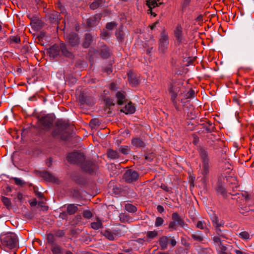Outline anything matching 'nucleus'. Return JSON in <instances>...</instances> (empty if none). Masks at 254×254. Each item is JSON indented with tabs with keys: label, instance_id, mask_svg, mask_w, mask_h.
Returning <instances> with one entry per match:
<instances>
[{
	"label": "nucleus",
	"instance_id": "1",
	"mask_svg": "<svg viewBox=\"0 0 254 254\" xmlns=\"http://www.w3.org/2000/svg\"><path fill=\"white\" fill-rule=\"evenodd\" d=\"M0 241L2 246L8 249L15 248L18 245V238L12 232L2 233L0 235Z\"/></svg>",
	"mask_w": 254,
	"mask_h": 254
},
{
	"label": "nucleus",
	"instance_id": "2",
	"mask_svg": "<svg viewBox=\"0 0 254 254\" xmlns=\"http://www.w3.org/2000/svg\"><path fill=\"white\" fill-rule=\"evenodd\" d=\"M69 124L64 121H59L57 122L56 127L52 132L54 137H60L63 139H65L69 135Z\"/></svg>",
	"mask_w": 254,
	"mask_h": 254
},
{
	"label": "nucleus",
	"instance_id": "3",
	"mask_svg": "<svg viewBox=\"0 0 254 254\" xmlns=\"http://www.w3.org/2000/svg\"><path fill=\"white\" fill-rule=\"evenodd\" d=\"M169 42L168 33L165 30L162 31L160 35L158 41V52L161 56L167 53Z\"/></svg>",
	"mask_w": 254,
	"mask_h": 254
},
{
	"label": "nucleus",
	"instance_id": "4",
	"mask_svg": "<svg viewBox=\"0 0 254 254\" xmlns=\"http://www.w3.org/2000/svg\"><path fill=\"white\" fill-rule=\"evenodd\" d=\"M199 153L202 160V174L206 176L209 172V158L208 153L205 149L200 147L199 149Z\"/></svg>",
	"mask_w": 254,
	"mask_h": 254
},
{
	"label": "nucleus",
	"instance_id": "5",
	"mask_svg": "<svg viewBox=\"0 0 254 254\" xmlns=\"http://www.w3.org/2000/svg\"><path fill=\"white\" fill-rule=\"evenodd\" d=\"M172 221L169 224V228L170 229V231L176 230L178 226L182 228H185L186 226H188L177 212L173 213L172 214Z\"/></svg>",
	"mask_w": 254,
	"mask_h": 254
},
{
	"label": "nucleus",
	"instance_id": "6",
	"mask_svg": "<svg viewBox=\"0 0 254 254\" xmlns=\"http://www.w3.org/2000/svg\"><path fill=\"white\" fill-rule=\"evenodd\" d=\"M67 159L71 163L81 165L82 162L85 160V156L83 153L78 152H73L68 154Z\"/></svg>",
	"mask_w": 254,
	"mask_h": 254
},
{
	"label": "nucleus",
	"instance_id": "7",
	"mask_svg": "<svg viewBox=\"0 0 254 254\" xmlns=\"http://www.w3.org/2000/svg\"><path fill=\"white\" fill-rule=\"evenodd\" d=\"M102 233L103 235L110 241L115 240L121 235V230L118 228L112 230L107 229Z\"/></svg>",
	"mask_w": 254,
	"mask_h": 254
},
{
	"label": "nucleus",
	"instance_id": "8",
	"mask_svg": "<svg viewBox=\"0 0 254 254\" xmlns=\"http://www.w3.org/2000/svg\"><path fill=\"white\" fill-rule=\"evenodd\" d=\"M138 174L135 171L128 170L124 174V178L128 183L136 181L138 178Z\"/></svg>",
	"mask_w": 254,
	"mask_h": 254
},
{
	"label": "nucleus",
	"instance_id": "9",
	"mask_svg": "<svg viewBox=\"0 0 254 254\" xmlns=\"http://www.w3.org/2000/svg\"><path fill=\"white\" fill-rule=\"evenodd\" d=\"M179 90V87L176 84H171L169 87V92L171 94V99L173 104L177 110H179V107L177 105L176 98Z\"/></svg>",
	"mask_w": 254,
	"mask_h": 254
},
{
	"label": "nucleus",
	"instance_id": "10",
	"mask_svg": "<svg viewBox=\"0 0 254 254\" xmlns=\"http://www.w3.org/2000/svg\"><path fill=\"white\" fill-rule=\"evenodd\" d=\"M40 121L44 129H49L53 125L54 119L51 116H46L42 117Z\"/></svg>",
	"mask_w": 254,
	"mask_h": 254
},
{
	"label": "nucleus",
	"instance_id": "11",
	"mask_svg": "<svg viewBox=\"0 0 254 254\" xmlns=\"http://www.w3.org/2000/svg\"><path fill=\"white\" fill-rule=\"evenodd\" d=\"M65 39L72 46H74L79 44V38L74 33H70L65 35Z\"/></svg>",
	"mask_w": 254,
	"mask_h": 254
},
{
	"label": "nucleus",
	"instance_id": "12",
	"mask_svg": "<svg viewBox=\"0 0 254 254\" xmlns=\"http://www.w3.org/2000/svg\"><path fill=\"white\" fill-rule=\"evenodd\" d=\"M81 167L85 171L91 173L95 168V165L92 162L88 160L83 161Z\"/></svg>",
	"mask_w": 254,
	"mask_h": 254
},
{
	"label": "nucleus",
	"instance_id": "13",
	"mask_svg": "<svg viewBox=\"0 0 254 254\" xmlns=\"http://www.w3.org/2000/svg\"><path fill=\"white\" fill-rule=\"evenodd\" d=\"M174 33L175 37L178 42H182L184 39L183 34V27L181 26L180 24H178L177 25Z\"/></svg>",
	"mask_w": 254,
	"mask_h": 254
},
{
	"label": "nucleus",
	"instance_id": "14",
	"mask_svg": "<svg viewBox=\"0 0 254 254\" xmlns=\"http://www.w3.org/2000/svg\"><path fill=\"white\" fill-rule=\"evenodd\" d=\"M48 52L50 57L53 58L57 57L60 54V45L59 46L56 44L53 45L49 48Z\"/></svg>",
	"mask_w": 254,
	"mask_h": 254
},
{
	"label": "nucleus",
	"instance_id": "15",
	"mask_svg": "<svg viewBox=\"0 0 254 254\" xmlns=\"http://www.w3.org/2000/svg\"><path fill=\"white\" fill-rule=\"evenodd\" d=\"M161 4L162 2H160V0H146V5L149 8L148 10V13H150L152 15L153 14L152 12V9ZM155 15L156 14H154V16H155Z\"/></svg>",
	"mask_w": 254,
	"mask_h": 254
},
{
	"label": "nucleus",
	"instance_id": "16",
	"mask_svg": "<svg viewBox=\"0 0 254 254\" xmlns=\"http://www.w3.org/2000/svg\"><path fill=\"white\" fill-rule=\"evenodd\" d=\"M101 19V15L100 14H96L93 17L90 18L87 20V24L89 27H92L96 25Z\"/></svg>",
	"mask_w": 254,
	"mask_h": 254
},
{
	"label": "nucleus",
	"instance_id": "17",
	"mask_svg": "<svg viewBox=\"0 0 254 254\" xmlns=\"http://www.w3.org/2000/svg\"><path fill=\"white\" fill-rule=\"evenodd\" d=\"M208 224L209 225V227H210V223L208 221H205L204 220L198 221L196 224V227L197 228L201 229V230L205 229L206 231V233H207L209 231V229L207 227Z\"/></svg>",
	"mask_w": 254,
	"mask_h": 254
},
{
	"label": "nucleus",
	"instance_id": "18",
	"mask_svg": "<svg viewBox=\"0 0 254 254\" xmlns=\"http://www.w3.org/2000/svg\"><path fill=\"white\" fill-rule=\"evenodd\" d=\"M135 111L134 106L131 103H128L121 111L125 113L126 114H133Z\"/></svg>",
	"mask_w": 254,
	"mask_h": 254
},
{
	"label": "nucleus",
	"instance_id": "19",
	"mask_svg": "<svg viewBox=\"0 0 254 254\" xmlns=\"http://www.w3.org/2000/svg\"><path fill=\"white\" fill-rule=\"evenodd\" d=\"M191 237L192 239L197 242H202L204 240V237L202 232L200 231H196L193 232L191 235Z\"/></svg>",
	"mask_w": 254,
	"mask_h": 254
},
{
	"label": "nucleus",
	"instance_id": "20",
	"mask_svg": "<svg viewBox=\"0 0 254 254\" xmlns=\"http://www.w3.org/2000/svg\"><path fill=\"white\" fill-rule=\"evenodd\" d=\"M116 97L118 100V104L119 105H123L126 101V96L124 92L118 91L116 94Z\"/></svg>",
	"mask_w": 254,
	"mask_h": 254
},
{
	"label": "nucleus",
	"instance_id": "21",
	"mask_svg": "<svg viewBox=\"0 0 254 254\" xmlns=\"http://www.w3.org/2000/svg\"><path fill=\"white\" fill-rule=\"evenodd\" d=\"M159 244L162 250H166L167 248L169 241V236H162L159 239Z\"/></svg>",
	"mask_w": 254,
	"mask_h": 254
},
{
	"label": "nucleus",
	"instance_id": "22",
	"mask_svg": "<svg viewBox=\"0 0 254 254\" xmlns=\"http://www.w3.org/2000/svg\"><path fill=\"white\" fill-rule=\"evenodd\" d=\"M51 250L53 254H63V249L59 245L53 244L51 246Z\"/></svg>",
	"mask_w": 254,
	"mask_h": 254
},
{
	"label": "nucleus",
	"instance_id": "23",
	"mask_svg": "<svg viewBox=\"0 0 254 254\" xmlns=\"http://www.w3.org/2000/svg\"><path fill=\"white\" fill-rule=\"evenodd\" d=\"M127 74L128 80L130 84H131L133 86H136L138 84V79L132 72H129Z\"/></svg>",
	"mask_w": 254,
	"mask_h": 254
},
{
	"label": "nucleus",
	"instance_id": "24",
	"mask_svg": "<svg viewBox=\"0 0 254 254\" xmlns=\"http://www.w3.org/2000/svg\"><path fill=\"white\" fill-rule=\"evenodd\" d=\"M60 14L56 11H53L49 14V17L52 23H58L59 20Z\"/></svg>",
	"mask_w": 254,
	"mask_h": 254
},
{
	"label": "nucleus",
	"instance_id": "25",
	"mask_svg": "<svg viewBox=\"0 0 254 254\" xmlns=\"http://www.w3.org/2000/svg\"><path fill=\"white\" fill-rule=\"evenodd\" d=\"M91 228L97 230L103 227V223L98 218L96 219L95 222H93L90 224Z\"/></svg>",
	"mask_w": 254,
	"mask_h": 254
},
{
	"label": "nucleus",
	"instance_id": "26",
	"mask_svg": "<svg viewBox=\"0 0 254 254\" xmlns=\"http://www.w3.org/2000/svg\"><path fill=\"white\" fill-rule=\"evenodd\" d=\"M214 227L223 226L224 222L223 221H219V219L216 215H213L211 218Z\"/></svg>",
	"mask_w": 254,
	"mask_h": 254
},
{
	"label": "nucleus",
	"instance_id": "27",
	"mask_svg": "<svg viewBox=\"0 0 254 254\" xmlns=\"http://www.w3.org/2000/svg\"><path fill=\"white\" fill-rule=\"evenodd\" d=\"M108 158L111 159H116L119 157V153L118 151L110 149L107 151Z\"/></svg>",
	"mask_w": 254,
	"mask_h": 254
},
{
	"label": "nucleus",
	"instance_id": "28",
	"mask_svg": "<svg viewBox=\"0 0 254 254\" xmlns=\"http://www.w3.org/2000/svg\"><path fill=\"white\" fill-rule=\"evenodd\" d=\"M100 55L103 58H107L110 56V50L106 46H102L100 50Z\"/></svg>",
	"mask_w": 254,
	"mask_h": 254
},
{
	"label": "nucleus",
	"instance_id": "29",
	"mask_svg": "<svg viewBox=\"0 0 254 254\" xmlns=\"http://www.w3.org/2000/svg\"><path fill=\"white\" fill-rule=\"evenodd\" d=\"M92 41V36L90 34H86L85 35V40L83 44V47L85 48L89 47Z\"/></svg>",
	"mask_w": 254,
	"mask_h": 254
},
{
	"label": "nucleus",
	"instance_id": "30",
	"mask_svg": "<svg viewBox=\"0 0 254 254\" xmlns=\"http://www.w3.org/2000/svg\"><path fill=\"white\" fill-rule=\"evenodd\" d=\"M78 210L77 206L74 204H70L67 206V212L68 214L72 215Z\"/></svg>",
	"mask_w": 254,
	"mask_h": 254
},
{
	"label": "nucleus",
	"instance_id": "31",
	"mask_svg": "<svg viewBox=\"0 0 254 254\" xmlns=\"http://www.w3.org/2000/svg\"><path fill=\"white\" fill-rule=\"evenodd\" d=\"M60 51H61L62 54L66 57L71 58L72 56L71 53L68 51L64 43H61L60 44Z\"/></svg>",
	"mask_w": 254,
	"mask_h": 254
},
{
	"label": "nucleus",
	"instance_id": "32",
	"mask_svg": "<svg viewBox=\"0 0 254 254\" xmlns=\"http://www.w3.org/2000/svg\"><path fill=\"white\" fill-rule=\"evenodd\" d=\"M104 2V0H96L90 4V7L92 9H95L99 6H102Z\"/></svg>",
	"mask_w": 254,
	"mask_h": 254
},
{
	"label": "nucleus",
	"instance_id": "33",
	"mask_svg": "<svg viewBox=\"0 0 254 254\" xmlns=\"http://www.w3.org/2000/svg\"><path fill=\"white\" fill-rule=\"evenodd\" d=\"M132 144L136 147H141L144 146V142L140 138H136L132 140Z\"/></svg>",
	"mask_w": 254,
	"mask_h": 254
},
{
	"label": "nucleus",
	"instance_id": "34",
	"mask_svg": "<svg viewBox=\"0 0 254 254\" xmlns=\"http://www.w3.org/2000/svg\"><path fill=\"white\" fill-rule=\"evenodd\" d=\"M8 42L10 44H18L20 42V37L18 35H12L9 37Z\"/></svg>",
	"mask_w": 254,
	"mask_h": 254
},
{
	"label": "nucleus",
	"instance_id": "35",
	"mask_svg": "<svg viewBox=\"0 0 254 254\" xmlns=\"http://www.w3.org/2000/svg\"><path fill=\"white\" fill-rule=\"evenodd\" d=\"M44 179L49 182H56L57 179L51 173L45 172L43 175Z\"/></svg>",
	"mask_w": 254,
	"mask_h": 254
},
{
	"label": "nucleus",
	"instance_id": "36",
	"mask_svg": "<svg viewBox=\"0 0 254 254\" xmlns=\"http://www.w3.org/2000/svg\"><path fill=\"white\" fill-rule=\"evenodd\" d=\"M232 250V247L231 246H227L222 244L218 247L217 252H231Z\"/></svg>",
	"mask_w": 254,
	"mask_h": 254
},
{
	"label": "nucleus",
	"instance_id": "37",
	"mask_svg": "<svg viewBox=\"0 0 254 254\" xmlns=\"http://www.w3.org/2000/svg\"><path fill=\"white\" fill-rule=\"evenodd\" d=\"M158 235V232L157 231L154 230V231H148L146 233V237L147 239H149L150 240H152L154 239L155 237H156Z\"/></svg>",
	"mask_w": 254,
	"mask_h": 254
},
{
	"label": "nucleus",
	"instance_id": "38",
	"mask_svg": "<svg viewBox=\"0 0 254 254\" xmlns=\"http://www.w3.org/2000/svg\"><path fill=\"white\" fill-rule=\"evenodd\" d=\"M126 210L129 212H135L137 209L136 207L132 204L128 203L125 205Z\"/></svg>",
	"mask_w": 254,
	"mask_h": 254
},
{
	"label": "nucleus",
	"instance_id": "39",
	"mask_svg": "<svg viewBox=\"0 0 254 254\" xmlns=\"http://www.w3.org/2000/svg\"><path fill=\"white\" fill-rule=\"evenodd\" d=\"M47 242L51 245V246L53 244H57L55 243V238L53 234H49L47 235Z\"/></svg>",
	"mask_w": 254,
	"mask_h": 254
},
{
	"label": "nucleus",
	"instance_id": "40",
	"mask_svg": "<svg viewBox=\"0 0 254 254\" xmlns=\"http://www.w3.org/2000/svg\"><path fill=\"white\" fill-rule=\"evenodd\" d=\"M221 227V226H218V227H215L216 233L218 235V236H220L221 238H226V237L225 234L223 233V231L222 230H221L220 228Z\"/></svg>",
	"mask_w": 254,
	"mask_h": 254
},
{
	"label": "nucleus",
	"instance_id": "41",
	"mask_svg": "<svg viewBox=\"0 0 254 254\" xmlns=\"http://www.w3.org/2000/svg\"><path fill=\"white\" fill-rule=\"evenodd\" d=\"M239 237L244 240H248L250 239V236L248 232L246 231H243L239 234Z\"/></svg>",
	"mask_w": 254,
	"mask_h": 254
},
{
	"label": "nucleus",
	"instance_id": "42",
	"mask_svg": "<svg viewBox=\"0 0 254 254\" xmlns=\"http://www.w3.org/2000/svg\"><path fill=\"white\" fill-rule=\"evenodd\" d=\"M130 148L128 146H122L120 147V151L125 155L128 154Z\"/></svg>",
	"mask_w": 254,
	"mask_h": 254
},
{
	"label": "nucleus",
	"instance_id": "43",
	"mask_svg": "<svg viewBox=\"0 0 254 254\" xmlns=\"http://www.w3.org/2000/svg\"><path fill=\"white\" fill-rule=\"evenodd\" d=\"M220 238L221 237L220 236H214L212 239L214 243L216 245H217L218 247H219L221 245L223 244Z\"/></svg>",
	"mask_w": 254,
	"mask_h": 254
},
{
	"label": "nucleus",
	"instance_id": "44",
	"mask_svg": "<svg viewBox=\"0 0 254 254\" xmlns=\"http://www.w3.org/2000/svg\"><path fill=\"white\" fill-rule=\"evenodd\" d=\"M164 222V221L162 218L160 217H157L155 222V226L156 227L161 226L163 225Z\"/></svg>",
	"mask_w": 254,
	"mask_h": 254
},
{
	"label": "nucleus",
	"instance_id": "45",
	"mask_svg": "<svg viewBox=\"0 0 254 254\" xmlns=\"http://www.w3.org/2000/svg\"><path fill=\"white\" fill-rule=\"evenodd\" d=\"M1 201L3 202V203L7 207L10 206L11 205V202L10 199L6 197L2 196L1 198Z\"/></svg>",
	"mask_w": 254,
	"mask_h": 254
},
{
	"label": "nucleus",
	"instance_id": "46",
	"mask_svg": "<svg viewBox=\"0 0 254 254\" xmlns=\"http://www.w3.org/2000/svg\"><path fill=\"white\" fill-rule=\"evenodd\" d=\"M217 192L218 194L224 196L226 193V190L224 187L222 186H218L217 188Z\"/></svg>",
	"mask_w": 254,
	"mask_h": 254
},
{
	"label": "nucleus",
	"instance_id": "47",
	"mask_svg": "<svg viewBox=\"0 0 254 254\" xmlns=\"http://www.w3.org/2000/svg\"><path fill=\"white\" fill-rule=\"evenodd\" d=\"M83 216L85 218L90 219L92 217V214L89 210H85L83 213Z\"/></svg>",
	"mask_w": 254,
	"mask_h": 254
},
{
	"label": "nucleus",
	"instance_id": "48",
	"mask_svg": "<svg viewBox=\"0 0 254 254\" xmlns=\"http://www.w3.org/2000/svg\"><path fill=\"white\" fill-rule=\"evenodd\" d=\"M115 26H116L115 22H109L106 24V28L109 30L113 29Z\"/></svg>",
	"mask_w": 254,
	"mask_h": 254
},
{
	"label": "nucleus",
	"instance_id": "49",
	"mask_svg": "<svg viewBox=\"0 0 254 254\" xmlns=\"http://www.w3.org/2000/svg\"><path fill=\"white\" fill-rule=\"evenodd\" d=\"M13 180L14 181L15 183L17 185L22 186L24 184L23 181L19 178H14Z\"/></svg>",
	"mask_w": 254,
	"mask_h": 254
},
{
	"label": "nucleus",
	"instance_id": "50",
	"mask_svg": "<svg viewBox=\"0 0 254 254\" xmlns=\"http://www.w3.org/2000/svg\"><path fill=\"white\" fill-rule=\"evenodd\" d=\"M120 217L121 219H123L124 221H126L127 222L130 221V220L131 219H130L127 215H125L124 214H121Z\"/></svg>",
	"mask_w": 254,
	"mask_h": 254
},
{
	"label": "nucleus",
	"instance_id": "51",
	"mask_svg": "<svg viewBox=\"0 0 254 254\" xmlns=\"http://www.w3.org/2000/svg\"><path fill=\"white\" fill-rule=\"evenodd\" d=\"M101 36L103 39H106L109 36V33L106 30L103 31L101 33Z\"/></svg>",
	"mask_w": 254,
	"mask_h": 254
},
{
	"label": "nucleus",
	"instance_id": "52",
	"mask_svg": "<svg viewBox=\"0 0 254 254\" xmlns=\"http://www.w3.org/2000/svg\"><path fill=\"white\" fill-rule=\"evenodd\" d=\"M169 243L170 244V245H171L172 247H174L175 246H176L177 242L176 240L174 238V237L171 238V237L169 236Z\"/></svg>",
	"mask_w": 254,
	"mask_h": 254
},
{
	"label": "nucleus",
	"instance_id": "53",
	"mask_svg": "<svg viewBox=\"0 0 254 254\" xmlns=\"http://www.w3.org/2000/svg\"><path fill=\"white\" fill-rule=\"evenodd\" d=\"M194 96V92L192 90L189 91L187 95V98H191Z\"/></svg>",
	"mask_w": 254,
	"mask_h": 254
},
{
	"label": "nucleus",
	"instance_id": "54",
	"mask_svg": "<svg viewBox=\"0 0 254 254\" xmlns=\"http://www.w3.org/2000/svg\"><path fill=\"white\" fill-rule=\"evenodd\" d=\"M104 71L109 74L112 72V68L110 66H108L107 68L104 69Z\"/></svg>",
	"mask_w": 254,
	"mask_h": 254
},
{
	"label": "nucleus",
	"instance_id": "55",
	"mask_svg": "<svg viewBox=\"0 0 254 254\" xmlns=\"http://www.w3.org/2000/svg\"><path fill=\"white\" fill-rule=\"evenodd\" d=\"M110 89L113 91H116L118 89L116 84L112 83L110 84Z\"/></svg>",
	"mask_w": 254,
	"mask_h": 254
},
{
	"label": "nucleus",
	"instance_id": "56",
	"mask_svg": "<svg viewBox=\"0 0 254 254\" xmlns=\"http://www.w3.org/2000/svg\"><path fill=\"white\" fill-rule=\"evenodd\" d=\"M161 188L166 191H169L170 190V188L165 185H162Z\"/></svg>",
	"mask_w": 254,
	"mask_h": 254
},
{
	"label": "nucleus",
	"instance_id": "57",
	"mask_svg": "<svg viewBox=\"0 0 254 254\" xmlns=\"http://www.w3.org/2000/svg\"><path fill=\"white\" fill-rule=\"evenodd\" d=\"M157 209L158 211L160 213H162L164 210V208L161 205H158L157 207Z\"/></svg>",
	"mask_w": 254,
	"mask_h": 254
},
{
	"label": "nucleus",
	"instance_id": "58",
	"mask_svg": "<svg viewBox=\"0 0 254 254\" xmlns=\"http://www.w3.org/2000/svg\"><path fill=\"white\" fill-rule=\"evenodd\" d=\"M17 199L21 201L23 198V195L21 193H18L17 195Z\"/></svg>",
	"mask_w": 254,
	"mask_h": 254
},
{
	"label": "nucleus",
	"instance_id": "59",
	"mask_svg": "<svg viewBox=\"0 0 254 254\" xmlns=\"http://www.w3.org/2000/svg\"><path fill=\"white\" fill-rule=\"evenodd\" d=\"M218 254H231V252H217Z\"/></svg>",
	"mask_w": 254,
	"mask_h": 254
},
{
	"label": "nucleus",
	"instance_id": "60",
	"mask_svg": "<svg viewBox=\"0 0 254 254\" xmlns=\"http://www.w3.org/2000/svg\"><path fill=\"white\" fill-rule=\"evenodd\" d=\"M234 252L236 253V254H243V252L238 250H235Z\"/></svg>",
	"mask_w": 254,
	"mask_h": 254
},
{
	"label": "nucleus",
	"instance_id": "61",
	"mask_svg": "<svg viewBox=\"0 0 254 254\" xmlns=\"http://www.w3.org/2000/svg\"><path fill=\"white\" fill-rule=\"evenodd\" d=\"M156 23H154V24L152 25L151 26H150V28L153 30L155 27L156 26Z\"/></svg>",
	"mask_w": 254,
	"mask_h": 254
},
{
	"label": "nucleus",
	"instance_id": "62",
	"mask_svg": "<svg viewBox=\"0 0 254 254\" xmlns=\"http://www.w3.org/2000/svg\"><path fill=\"white\" fill-rule=\"evenodd\" d=\"M22 50H24V52H26L28 50V47H23Z\"/></svg>",
	"mask_w": 254,
	"mask_h": 254
},
{
	"label": "nucleus",
	"instance_id": "63",
	"mask_svg": "<svg viewBox=\"0 0 254 254\" xmlns=\"http://www.w3.org/2000/svg\"><path fill=\"white\" fill-rule=\"evenodd\" d=\"M242 195L245 197L246 199H247L249 197V196L248 194H245L242 193Z\"/></svg>",
	"mask_w": 254,
	"mask_h": 254
},
{
	"label": "nucleus",
	"instance_id": "64",
	"mask_svg": "<svg viewBox=\"0 0 254 254\" xmlns=\"http://www.w3.org/2000/svg\"><path fill=\"white\" fill-rule=\"evenodd\" d=\"M65 254H73L72 252H70V251H66V253H65Z\"/></svg>",
	"mask_w": 254,
	"mask_h": 254
}]
</instances>
